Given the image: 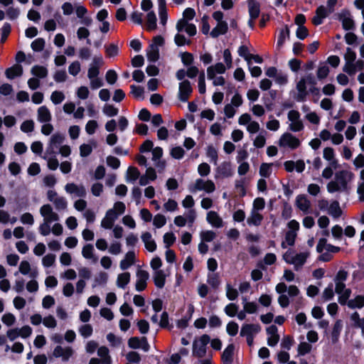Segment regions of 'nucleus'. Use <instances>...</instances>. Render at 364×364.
<instances>
[{"mask_svg": "<svg viewBox=\"0 0 364 364\" xmlns=\"http://www.w3.org/2000/svg\"><path fill=\"white\" fill-rule=\"evenodd\" d=\"M354 173L349 170H341L335 173L334 179L327 184V191L331 193L344 192L348 190V184L354 179Z\"/></svg>", "mask_w": 364, "mask_h": 364, "instance_id": "obj_1", "label": "nucleus"}, {"mask_svg": "<svg viewBox=\"0 0 364 364\" xmlns=\"http://www.w3.org/2000/svg\"><path fill=\"white\" fill-rule=\"evenodd\" d=\"M275 291L279 294L278 297V303L282 308L287 307L290 304L289 297L296 296L299 294L300 291L295 285H290L287 287L284 282H279L275 287Z\"/></svg>", "mask_w": 364, "mask_h": 364, "instance_id": "obj_2", "label": "nucleus"}, {"mask_svg": "<svg viewBox=\"0 0 364 364\" xmlns=\"http://www.w3.org/2000/svg\"><path fill=\"white\" fill-rule=\"evenodd\" d=\"M309 257V252L296 253L290 249L283 255V259L287 264H292L294 269L297 271L303 267Z\"/></svg>", "mask_w": 364, "mask_h": 364, "instance_id": "obj_3", "label": "nucleus"}, {"mask_svg": "<svg viewBox=\"0 0 364 364\" xmlns=\"http://www.w3.org/2000/svg\"><path fill=\"white\" fill-rule=\"evenodd\" d=\"M287 227L289 230L286 232L284 240L281 245L283 249L287 248V246H293L294 245L297 232L299 230V223L296 220H291L288 223Z\"/></svg>", "mask_w": 364, "mask_h": 364, "instance_id": "obj_4", "label": "nucleus"}, {"mask_svg": "<svg viewBox=\"0 0 364 364\" xmlns=\"http://www.w3.org/2000/svg\"><path fill=\"white\" fill-rule=\"evenodd\" d=\"M288 129L293 132H299L304 129V122L300 113L295 109L290 110L287 114Z\"/></svg>", "mask_w": 364, "mask_h": 364, "instance_id": "obj_5", "label": "nucleus"}, {"mask_svg": "<svg viewBox=\"0 0 364 364\" xmlns=\"http://www.w3.org/2000/svg\"><path fill=\"white\" fill-rule=\"evenodd\" d=\"M189 190L192 193L204 191L206 193L210 194L215 191V185L212 180L200 178H197L194 183L190 186Z\"/></svg>", "mask_w": 364, "mask_h": 364, "instance_id": "obj_6", "label": "nucleus"}, {"mask_svg": "<svg viewBox=\"0 0 364 364\" xmlns=\"http://www.w3.org/2000/svg\"><path fill=\"white\" fill-rule=\"evenodd\" d=\"M210 338L207 334H203L200 338L194 340L193 343V355L197 358H203L206 354L207 345L210 343Z\"/></svg>", "mask_w": 364, "mask_h": 364, "instance_id": "obj_7", "label": "nucleus"}, {"mask_svg": "<svg viewBox=\"0 0 364 364\" xmlns=\"http://www.w3.org/2000/svg\"><path fill=\"white\" fill-rule=\"evenodd\" d=\"M240 125L246 126L247 131L250 134H256L260 129L259 124L252 119V117L248 113L242 114L238 119Z\"/></svg>", "mask_w": 364, "mask_h": 364, "instance_id": "obj_8", "label": "nucleus"}, {"mask_svg": "<svg viewBox=\"0 0 364 364\" xmlns=\"http://www.w3.org/2000/svg\"><path fill=\"white\" fill-rule=\"evenodd\" d=\"M65 140V136L60 133L53 134L49 141L47 149V155H56L58 154L57 150L61 146V144Z\"/></svg>", "mask_w": 364, "mask_h": 364, "instance_id": "obj_9", "label": "nucleus"}, {"mask_svg": "<svg viewBox=\"0 0 364 364\" xmlns=\"http://www.w3.org/2000/svg\"><path fill=\"white\" fill-rule=\"evenodd\" d=\"M301 144L300 140L289 132L284 133L279 141L281 147H288L291 149H297Z\"/></svg>", "mask_w": 364, "mask_h": 364, "instance_id": "obj_10", "label": "nucleus"}, {"mask_svg": "<svg viewBox=\"0 0 364 364\" xmlns=\"http://www.w3.org/2000/svg\"><path fill=\"white\" fill-rule=\"evenodd\" d=\"M335 291L338 295V301L342 306L346 305V300H348L351 294L350 289L346 288L344 282L341 281H336Z\"/></svg>", "mask_w": 364, "mask_h": 364, "instance_id": "obj_11", "label": "nucleus"}, {"mask_svg": "<svg viewBox=\"0 0 364 364\" xmlns=\"http://www.w3.org/2000/svg\"><path fill=\"white\" fill-rule=\"evenodd\" d=\"M40 214L43 218L44 222L52 223L59 220L60 218L50 204L43 205L40 208Z\"/></svg>", "mask_w": 364, "mask_h": 364, "instance_id": "obj_12", "label": "nucleus"}, {"mask_svg": "<svg viewBox=\"0 0 364 364\" xmlns=\"http://www.w3.org/2000/svg\"><path fill=\"white\" fill-rule=\"evenodd\" d=\"M65 191L67 193L78 198H85L87 195L85 187L82 184L68 183L65 186Z\"/></svg>", "mask_w": 364, "mask_h": 364, "instance_id": "obj_13", "label": "nucleus"}, {"mask_svg": "<svg viewBox=\"0 0 364 364\" xmlns=\"http://www.w3.org/2000/svg\"><path fill=\"white\" fill-rule=\"evenodd\" d=\"M192 92L193 88L191 87V82L188 80H185L179 83L178 99L181 102H187Z\"/></svg>", "mask_w": 364, "mask_h": 364, "instance_id": "obj_14", "label": "nucleus"}, {"mask_svg": "<svg viewBox=\"0 0 364 364\" xmlns=\"http://www.w3.org/2000/svg\"><path fill=\"white\" fill-rule=\"evenodd\" d=\"M129 347L133 349L141 348L144 351L147 352L149 350V344L146 337L138 338L132 337L128 341Z\"/></svg>", "mask_w": 364, "mask_h": 364, "instance_id": "obj_15", "label": "nucleus"}, {"mask_svg": "<svg viewBox=\"0 0 364 364\" xmlns=\"http://www.w3.org/2000/svg\"><path fill=\"white\" fill-rule=\"evenodd\" d=\"M19 273L23 275H29L30 277L35 279L38 273L36 269H32L30 263L27 260H22L18 267V271L14 272V276H17Z\"/></svg>", "mask_w": 364, "mask_h": 364, "instance_id": "obj_16", "label": "nucleus"}, {"mask_svg": "<svg viewBox=\"0 0 364 364\" xmlns=\"http://www.w3.org/2000/svg\"><path fill=\"white\" fill-rule=\"evenodd\" d=\"M136 290L138 291H141L144 290L147 285V281L149 277V273L143 269H138L136 274Z\"/></svg>", "mask_w": 364, "mask_h": 364, "instance_id": "obj_17", "label": "nucleus"}, {"mask_svg": "<svg viewBox=\"0 0 364 364\" xmlns=\"http://www.w3.org/2000/svg\"><path fill=\"white\" fill-rule=\"evenodd\" d=\"M73 353V348L70 346L63 347L58 346L54 348L53 355L55 358H61L63 361H68Z\"/></svg>", "mask_w": 364, "mask_h": 364, "instance_id": "obj_18", "label": "nucleus"}, {"mask_svg": "<svg viewBox=\"0 0 364 364\" xmlns=\"http://www.w3.org/2000/svg\"><path fill=\"white\" fill-rule=\"evenodd\" d=\"M233 171L231 164L228 161L221 163L216 168L215 178H228L232 176Z\"/></svg>", "mask_w": 364, "mask_h": 364, "instance_id": "obj_19", "label": "nucleus"}, {"mask_svg": "<svg viewBox=\"0 0 364 364\" xmlns=\"http://www.w3.org/2000/svg\"><path fill=\"white\" fill-rule=\"evenodd\" d=\"M356 59L355 52L350 48H347L344 54L345 65L343 68V71L353 72V63Z\"/></svg>", "mask_w": 364, "mask_h": 364, "instance_id": "obj_20", "label": "nucleus"}, {"mask_svg": "<svg viewBox=\"0 0 364 364\" xmlns=\"http://www.w3.org/2000/svg\"><path fill=\"white\" fill-rule=\"evenodd\" d=\"M156 178L157 176L155 169L152 167H149L146 168L144 174L140 175L139 181V185L145 186L150 183V182L155 181Z\"/></svg>", "mask_w": 364, "mask_h": 364, "instance_id": "obj_21", "label": "nucleus"}, {"mask_svg": "<svg viewBox=\"0 0 364 364\" xmlns=\"http://www.w3.org/2000/svg\"><path fill=\"white\" fill-rule=\"evenodd\" d=\"M295 203L296 207L304 213L306 214L310 212L311 202L306 195L297 196Z\"/></svg>", "mask_w": 364, "mask_h": 364, "instance_id": "obj_22", "label": "nucleus"}, {"mask_svg": "<svg viewBox=\"0 0 364 364\" xmlns=\"http://www.w3.org/2000/svg\"><path fill=\"white\" fill-rule=\"evenodd\" d=\"M316 250L318 252L321 253L324 250L331 253H336L340 251V247L332 245L327 243V240L325 238H321L316 246Z\"/></svg>", "mask_w": 364, "mask_h": 364, "instance_id": "obj_23", "label": "nucleus"}, {"mask_svg": "<svg viewBox=\"0 0 364 364\" xmlns=\"http://www.w3.org/2000/svg\"><path fill=\"white\" fill-rule=\"evenodd\" d=\"M261 331V326L259 324H243L240 330L241 336H254Z\"/></svg>", "mask_w": 364, "mask_h": 364, "instance_id": "obj_24", "label": "nucleus"}, {"mask_svg": "<svg viewBox=\"0 0 364 364\" xmlns=\"http://www.w3.org/2000/svg\"><path fill=\"white\" fill-rule=\"evenodd\" d=\"M331 13V12H330L329 10L325 6H318L316 11V15L312 19L313 23L316 26L321 24L323 21V19L326 18Z\"/></svg>", "mask_w": 364, "mask_h": 364, "instance_id": "obj_25", "label": "nucleus"}, {"mask_svg": "<svg viewBox=\"0 0 364 364\" xmlns=\"http://www.w3.org/2000/svg\"><path fill=\"white\" fill-rule=\"evenodd\" d=\"M278 329L276 326L272 325L267 328V344L269 346H275L279 340V336L278 335Z\"/></svg>", "mask_w": 364, "mask_h": 364, "instance_id": "obj_26", "label": "nucleus"}, {"mask_svg": "<svg viewBox=\"0 0 364 364\" xmlns=\"http://www.w3.org/2000/svg\"><path fill=\"white\" fill-rule=\"evenodd\" d=\"M82 257L87 260H90L92 263L98 261V257L95 255V250L92 245L87 244L82 249Z\"/></svg>", "mask_w": 364, "mask_h": 364, "instance_id": "obj_27", "label": "nucleus"}, {"mask_svg": "<svg viewBox=\"0 0 364 364\" xmlns=\"http://www.w3.org/2000/svg\"><path fill=\"white\" fill-rule=\"evenodd\" d=\"M227 69V67L223 63H217L207 68V77L208 78H213L214 75L224 74Z\"/></svg>", "mask_w": 364, "mask_h": 364, "instance_id": "obj_28", "label": "nucleus"}, {"mask_svg": "<svg viewBox=\"0 0 364 364\" xmlns=\"http://www.w3.org/2000/svg\"><path fill=\"white\" fill-rule=\"evenodd\" d=\"M296 90L297 94L295 97V100L297 102H304L306 100V96L308 95V92L306 90L307 89V85L305 83L304 80H303L301 78L299 80V81L296 83Z\"/></svg>", "mask_w": 364, "mask_h": 364, "instance_id": "obj_29", "label": "nucleus"}, {"mask_svg": "<svg viewBox=\"0 0 364 364\" xmlns=\"http://www.w3.org/2000/svg\"><path fill=\"white\" fill-rule=\"evenodd\" d=\"M52 115L49 109L45 106H41L37 109V120L41 123H48L51 121Z\"/></svg>", "mask_w": 364, "mask_h": 364, "instance_id": "obj_30", "label": "nucleus"}, {"mask_svg": "<svg viewBox=\"0 0 364 364\" xmlns=\"http://www.w3.org/2000/svg\"><path fill=\"white\" fill-rule=\"evenodd\" d=\"M136 255L134 251H129L126 253L124 259L120 261L119 267L122 270L129 269L135 263Z\"/></svg>", "mask_w": 364, "mask_h": 364, "instance_id": "obj_31", "label": "nucleus"}, {"mask_svg": "<svg viewBox=\"0 0 364 364\" xmlns=\"http://www.w3.org/2000/svg\"><path fill=\"white\" fill-rule=\"evenodd\" d=\"M142 242L144 243L146 249L151 252H153L156 249V243L153 239L152 235L149 232L142 233L141 236Z\"/></svg>", "mask_w": 364, "mask_h": 364, "instance_id": "obj_32", "label": "nucleus"}, {"mask_svg": "<svg viewBox=\"0 0 364 364\" xmlns=\"http://www.w3.org/2000/svg\"><path fill=\"white\" fill-rule=\"evenodd\" d=\"M338 18L342 23L343 29L346 31L353 29L354 22L349 13L346 11L341 12L338 16Z\"/></svg>", "mask_w": 364, "mask_h": 364, "instance_id": "obj_33", "label": "nucleus"}, {"mask_svg": "<svg viewBox=\"0 0 364 364\" xmlns=\"http://www.w3.org/2000/svg\"><path fill=\"white\" fill-rule=\"evenodd\" d=\"M206 220L213 227L220 228L223 225V221L220 215L215 211H209L207 213Z\"/></svg>", "mask_w": 364, "mask_h": 364, "instance_id": "obj_34", "label": "nucleus"}, {"mask_svg": "<svg viewBox=\"0 0 364 364\" xmlns=\"http://www.w3.org/2000/svg\"><path fill=\"white\" fill-rule=\"evenodd\" d=\"M263 215L257 211L251 210L247 219V223L250 226H259L263 220Z\"/></svg>", "mask_w": 364, "mask_h": 364, "instance_id": "obj_35", "label": "nucleus"}, {"mask_svg": "<svg viewBox=\"0 0 364 364\" xmlns=\"http://www.w3.org/2000/svg\"><path fill=\"white\" fill-rule=\"evenodd\" d=\"M97 146V142L94 139H90L89 143L82 144L80 146V155L81 157H87L91 154L94 148Z\"/></svg>", "mask_w": 364, "mask_h": 364, "instance_id": "obj_36", "label": "nucleus"}, {"mask_svg": "<svg viewBox=\"0 0 364 364\" xmlns=\"http://www.w3.org/2000/svg\"><path fill=\"white\" fill-rule=\"evenodd\" d=\"M235 350V346L229 344L223 350L222 354V361L223 364H232L233 361V354Z\"/></svg>", "mask_w": 364, "mask_h": 364, "instance_id": "obj_37", "label": "nucleus"}, {"mask_svg": "<svg viewBox=\"0 0 364 364\" xmlns=\"http://www.w3.org/2000/svg\"><path fill=\"white\" fill-rule=\"evenodd\" d=\"M346 305L351 309H362L364 306V296L357 295L355 298L346 300Z\"/></svg>", "mask_w": 364, "mask_h": 364, "instance_id": "obj_38", "label": "nucleus"}, {"mask_svg": "<svg viewBox=\"0 0 364 364\" xmlns=\"http://www.w3.org/2000/svg\"><path fill=\"white\" fill-rule=\"evenodd\" d=\"M166 275L164 270L154 271L153 279L156 287L161 289L164 287Z\"/></svg>", "mask_w": 364, "mask_h": 364, "instance_id": "obj_39", "label": "nucleus"}, {"mask_svg": "<svg viewBox=\"0 0 364 364\" xmlns=\"http://www.w3.org/2000/svg\"><path fill=\"white\" fill-rule=\"evenodd\" d=\"M158 5L160 23L164 26L166 25L168 19L166 0H158Z\"/></svg>", "mask_w": 364, "mask_h": 364, "instance_id": "obj_40", "label": "nucleus"}, {"mask_svg": "<svg viewBox=\"0 0 364 364\" xmlns=\"http://www.w3.org/2000/svg\"><path fill=\"white\" fill-rule=\"evenodd\" d=\"M228 26L227 22L218 23L216 26L211 31L210 35L213 38H217L220 35H223L227 33Z\"/></svg>", "mask_w": 364, "mask_h": 364, "instance_id": "obj_41", "label": "nucleus"}, {"mask_svg": "<svg viewBox=\"0 0 364 364\" xmlns=\"http://www.w3.org/2000/svg\"><path fill=\"white\" fill-rule=\"evenodd\" d=\"M23 73V68L21 65H15L6 70L5 74L7 78L14 79L16 77L21 76Z\"/></svg>", "mask_w": 364, "mask_h": 364, "instance_id": "obj_42", "label": "nucleus"}, {"mask_svg": "<svg viewBox=\"0 0 364 364\" xmlns=\"http://www.w3.org/2000/svg\"><path fill=\"white\" fill-rule=\"evenodd\" d=\"M248 9L250 18L252 19H256L260 12L259 4L255 0H249Z\"/></svg>", "mask_w": 364, "mask_h": 364, "instance_id": "obj_43", "label": "nucleus"}, {"mask_svg": "<svg viewBox=\"0 0 364 364\" xmlns=\"http://www.w3.org/2000/svg\"><path fill=\"white\" fill-rule=\"evenodd\" d=\"M323 158L329 161L331 166L334 168L337 166V161L335 159L334 150L331 147H326L323 149Z\"/></svg>", "mask_w": 364, "mask_h": 364, "instance_id": "obj_44", "label": "nucleus"}, {"mask_svg": "<svg viewBox=\"0 0 364 364\" xmlns=\"http://www.w3.org/2000/svg\"><path fill=\"white\" fill-rule=\"evenodd\" d=\"M146 57L149 61L155 63L159 58V48L149 45L146 50Z\"/></svg>", "mask_w": 364, "mask_h": 364, "instance_id": "obj_45", "label": "nucleus"}, {"mask_svg": "<svg viewBox=\"0 0 364 364\" xmlns=\"http://www.w3.org/2000/svg\"><path fill=\"white\" fill-rule=\"evenodd\" d=\"M243 309L247 314H252L257 313L258 305L255 301H248L246 297L242 298Z\"/></svg>", "mask_w": 364, "mask_h": 364, "instance_id": "obj_46", "label": "nucleus"}, {"mask_svg": "<svg viewBox=\"0 0 364 364\" xmlns=\"http://www.w3.org/2000/svg\"><path fill=\"white\" fill-rule=\"evenodd\" d=\"M327 213L333 218H339L342 214L339 203L336 200L333 201L330 204Z\"/></svg>", "mask_w": 364, "mask_h": 364, "instance_id": "obj_47", "label": "nucleus"}, {"mask_svg": "<svg viewBox=\"0 0 364 364\" xmlns=\"http://www.w3.org/2000/svg\"><path fill=\"white\" fill-rule=\"evenodd\" d=\"M130 273L124 272L118 274L117 278V286L119 288L124 289L130 282Z\"/></svg>", "mask_w": 364, "mask_h": 364, "instance_id": "obj_48", "label": "nucleus"}, {"mask_svg": "<svg viewBox=\"0 0 364 364\" xmlns=\"http://www.w3.org/2000/svg\"><path fill=\"white\" fill-rule=\"evenodd\" d=\"M97 355L101 358V364H110L111 358L109 355V350L105 346H101L97 350Z\"/></svg>", "mask_w": 364, "mask_h": 364, "instance_id": "obj_49", "label": "nucleus"}, {"mask_svg": "<svg viewBox=\"0 0 364 364\" xmlns=\"http://www.w3.org/2000/svg\"><path fill=\"white\" fill-rule=\"evenodd\" d=\"M140 172L136 167L130 166L128 168L127 171V182H135L137 179L139 180Z\"/></svg>", "mask_w": 364, "mask_h": 364, "instance_id": "obj_50", "label": "nucleus"}, {"mask_svg": "<svg viewBox=\"0 0 364 364\" xmlns=\"http://www.w3.org/2000/svg\"><path fill=\"white\" fill-rule=\"evenodd\" d=\"M146 27L149 31H154L156 28V16L153 11L146 15Z\"/></svg>", "mask_w": 364, "mask_h": 364, "instance_id": "obj_51", "label": "nucleus"}, {"mask_svg": "<svg viewBox=\"0 0 364 364\" xmlns=\"http://www.w3.org/2000/svg\"><path fill=\"white\" fill-rule=\"evenodd\" d=\"M102 112L107 117H112L118 114L119 109L112 105L105 104L102 107Z\"/></svg>", "mask_w": 364, "mask_h": 364, "instance_id": "obj_52", "label": "nucleus"}, {"mask_svg": "<svg viewBox=\"0 0 364 364\" xmlns=\"http://www.w3.org/2000/svg\"><path fill=\"white\" fill-rule=\"evenodd\" d=\"M31 73L39 78H45L48 75L47 69L43 66L35 65L31 69Z\"/></svg>", "mask_w": 364, "mask_h": 364, "instance_id": "obj_53", "label": "nucleus"}, {"mask_svg": "<svg viewBox=\"0 0 364 364\" xmlns=\"http://www.w3.org/2000/svg\"><path fill=\"white\" fill-rule=\"evenodd\" d=\"M206 155L209 158L210 161L213 163L215 165L218 162V151L213 146H208L206 151Z\"/></svg>", "mask_w": 364, "mask_h": 364, "instance_id": "obj_54", "label": "nucleus"}, {"mask_svg": "<svg viewBox=\"0 0 364 364\" xmlns=\"http://www.w3.org/2000/svg\"><path fill=\"white\" fill-rule=\"evenodd\" d=\"M269 120L266 123V127L267 129L277 132L280 127V122L278 119L273 117L272 115L269 116Z\"/></svg>", "mask_w": 364, "mask_h": 364, "instance_id": "obj_55", "label": "nucleus"}, {"mask_svg": "<svg viewBox=\"0 0 364 364\" xmlns=\"http://www.w3.org/2000/svg\"><path fill=\"white\" fill-rule=\"evenodd\" d=\"M342 328V321L341 320L336 321L332 331V340L333 342H336L338 341Z\"/></svg>", "mask_w": 364, "mask_h": 364, "instance_id": "obj_56", "label": "nucleus"}, {"mask_svg": "<svg viewBox=\"0 0 364 364\" xmlns=\"http://www.w3.org/2000/svg\"><path fill=\"white\" fill-rule=\"evenodd\" d=\"M55 208L57 210H63L67 208L68 202L66 199L63 196H58L53 202Z\"/></svg>", "mask_w": 364, "mask_h": 364, "instance_id": "obj_57", "label": "nucleus"}, {"mask_svg": "<svg viewBox=\"0 0 364 364\" xmlns=\"http://www.w3.org/2000/svg\"><path fill=\"white\" fill-rule=\"evenodd\" d=\"M50 156H44V159L47 160L48 167L50 170H56L59 166L58 160L56 159V155H49Z\"/></svg>", "mask_w": 364, "mask_h": 364, "instance_id": "obj_58", "label": "nucleus"}, {"mask_svg": "<svg viewBox=\"0 0 364 364\" xmlns=\"http://www.w3.org/2000/svg\"><path fill=\"white\" fill-rule=\"evenodd\" d=\"M272 164L263 163L259 168V175L264 178H268L272 174Z\"/></svg>", "mask_w": 364, "mask_h": 364, "instance_id": "obj_59", "label": "nucleus"}, {"mask_svg": "<svg viewBox=\"0 0 364 364\" xmlns=\"http://www.w3.org/2000/svg\"><path fill=\"white\" fill-rule=\"evenodd\" d=\"M45 40L42 38H38L34 40L31 45V48L35 52H40L43 50L45 47Z\"/></svg>", "mask_w": 364, "mask_h": 364, "instance_id": "obj_60", "label": "nucleus"}, {"mask_svg": "<svg viewBox=\"0 0 364 364\" xmlns=\"http://www.w3.org/2000/svg\"><path fill=\"white\" fill-rule=\"evenodd\" d=\"M238 309L239 307L237 304L230 303L224 308V311L227 316L234 317L236 316Z\"/></svg>", "mask_w": 364, "mask_h": 364, "instance_id": "obj_61", "label": "nucleus"}, {"mask_svg": "<svg viewBox=\"0 0 364 364\" xmlns=\"http://www.w3.org/2000/svg\"><path fill=\"white\" fill-rule=\"evenodd\" d=\"M265 207V200L263 198H256L252 203V208L251 210H255L257 212H259L262 210H264Z\"/></svg>", "mask_w": 364, "mask_h": 364, "instance_id": "obj_62", "label": "nucleus"}, {"mask_svg": "<svg viewBox=\"0 0 364 364\" xmlns=\"http://www.w3.org/2000/svg\"><path fill=\"white\" fill-rule=\"evenodd\" d=\"M65 98V95L61 91H54L50 95V100L54 105L60 104Z\"/></svg>", "mask_w": 364, "mask_h": 364, "instance_id": "obj_63", "label": "nucleus"}, {"mask_svg": "<svg viewBox=\"0 0 364 364\" xmlns=\"http://www.w3.org/2000/svg\"><path fill=\"white\" fill-rule=\"evenodd\" d=\"M98 127V123L96 120L91 119L89 120L85 124V132L89 135H92L95 133L96 129Z\"/></svg>", "mask_w": 364, "mask_h": 364, "instance_id": "obj_64", "label": "nucleus"}]
</instances>
